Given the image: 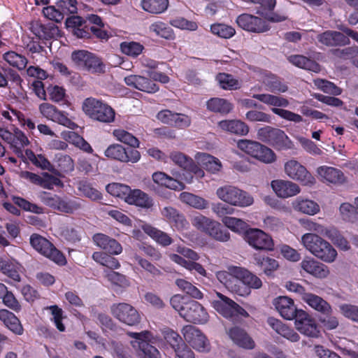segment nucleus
<instances>
[{"label":"nucleus","mask_w":358,"mask_h":358,"mask_svg":"<svg viewBox=\"0 0 358 358\" xmlns=\"http://www.w3.org/2000/svg\"><path fill=\"white\" fill-rule=\"evenodd\" d=\"M262 19L257 16L244 13L236 18L237 24L243 29L253 33H264L270 30L271 27L268 20Z\"/></svg>","instance_id":"f8f14e48"},{"label":"nucleus","mask_w":358,"mask_h":358,"mask_svg":"<svg viewBox=\"0 0 358 358\" xmlns=\"http://www.w3.org/2000/svg\"><path fill=\"white\" fill-rule=\"evenodd\" d=\"M303 301L322 315H330L333 312L331 305L327 301L313 293L305 294Z\"/></svg>","instance_id":"7c9ffc66"},{"label":"nucleus","mask_w":358,"mask_h":358,"mask_svg":"<svg viewBox=\"0 0 358 358\" xmlns=\"http://www.w3.org/2000/svg\"><path fill=\"white\" fill-rule=\"evenodd\" d=\"M210 31L213 34L226 39L233 37L236 34V30L233 27L222 23L212 24Z\"/></svg>","instance_id":"6e6d98bb"},{"label":"nucleus","mask_w":358,"mask_h":358,"mask_svg":"<svg viewBox=\"0 0 358 358\" xmlns=\"http://www.w3.org/2000/svg\"><path fill=\"white\" fill-rule=\"evenodd\" d=\"M216 195L222 201L232 206L245 208L254 203V199L249 193L233 185L220 187L216 190Z\"/></svg>","instance_id":"423d86ee"},{"label":"nucleus","mask_w":358,"mask_h":358,"mask_svg":"<svg viewBox=\"0 0 358 358\" xmlns=\"http://www.w3.org/2000/svg\"><path fill=\"white\" fill-rule=\"evenodd\" d=\"M3 59L11 66L23 70L27 64V59L15 51H8L3 54Z\"/></svg>","instance_id":"09e8293b"},{"label":"nucleus","mask_w":358,"mask_h":358,"mask_svg":"<svg viewBox=\"0 0 358 358\" xmlns=\"http://www.w3.org/2000/svg\"><path fill=\"white\" fill-rule=\"evenodd\" d=\"M295 138L299 143L301 148L310 155H322L323 154L321 148L311 140L301 136H296Z\"/></svg>","instance_id":"bf43d9fd"},{"label":"nucleus","mask_w":358,"mask_h":358,"mask_svg":"<svg viewBox=\"0 0 358 358\" xmlns=\"http://www.w3.org/2000/svg\"><path fill=\"white\" fill-rule=\"evenodd\" d=\"M193 178L184 171H173L171 176L163 171H155L152 174L150 187L157 194L162 195V188L182 191L186 187L185 183H192Z\"/></svg>","instance_id":"f257e3e1"},{"label":"nucleus","mask_w":358,"mask_h":358,"mask_svg":"<svg viewBox=\"0 0 358 358\" xmlns=\"http://www.w3.org/2000/svg\"><path fill=\"white\" fill-rule=\"evenodd\" d=\"M129 335L136 339L134 347H138L140 358H161L159 350L146 341L150 335L148 331L141 333L132 332L129 333Z\"/></svg>","instance_id":"f3484780"},{"label":"nucleus","mask_w":358,"mask_h":358,"mask_svg":"<svg viewBox=\"0 0 358 358\" xmlns=\"http://www.w3.org/2000/svg\"><path fill=\"white\" fill-rule=\"evenodd\" d=\"M112 134L117 141L127 144L134 148H139V141L133 134L124 129H114Z\"/></svg>","instance_id":"8fccbe9b"},{"label":"nucleus","mask_w":358,"mask_h":358,"mask_svg":"<svg viewBox=\"0 0 358 358\" xmlns=\"http://www.w3.org/2000/svg\"><path fill=\"white\" fill-rule=\"evenodd\" d=\"M194 159L196 164L199 166L201 165L207 171L213 174L219 173L222 167L219 159L206 152H196L194 155Z\"/></svg>","instance_id":"a878e982"},{"label":"nucleus","mask_w":358,"mask_h":358,"mask_svg":"<svg viewBox=\"0 0 358 358\" xmlns=\"http://www.w3.org/2000/svg\"><path fill=\"white\" fill-rule=\"evenodd\" d=\"M318 40L326 45H341L349 42L348 37L337 31H326L318 36Z\"/></svg>","instance_id":"f704fd0d"},{"label":"nucleus","mask_w":358,"mask_h":358,"mask_svg":"<svg viewBox=\"0 0 358 358\" xmlns=\"http://www.w3.org/2000/svg\"><path fill=\"white\" fill-rule=\"evenodd\" d=\"M301 266L307 273L317 278H324L329 275L327 267L314 260H303Z\"/></svg>","instance_id":"e433bc0d"},{"label":"nucleus","mask_w":358,"mask_h":358,"mask_svg":"<svg viewBox=\"0 0 358 358\" xmlns=\"http://www.w3.org/2000/svg\"><path fill=\"white\" fill-rule=\"evenodd\" d=\"M254 73V78L264 83L266 87V90L268 91L284 93L288 89L285 84L282 83L273 75L266 71L257 69Z\"/></svg>","instance_id":"aec40b11"},{"label":"nucleus","mask_w":358,"mask_h":358,"mask_svg":"<svg viewBox=\"0 0 358 358\" xmlns=\"http://www.w3.org/2000/svg\"><path fill=\"white\" fill-rule=\"evenodd\" d=\"M0 320L14 334L21 335L23 327L20 320L12 312L6 309L0 310Z\"/></svg>","instance_id":"2f4dec72"},{"label":"nucleus","mask_w":358,"mask_h":358,"mask_svg":"<svg viewBox=\"0 0 358 358\" xmlns=\"http://www.w3.org/2000/svg\"><path fill=\"white\" fill-rule=\"evenodd\" d=\"M176 284L180 289L193 298L200 299L203 297V294L201 292V291L192 283L185 280L178 279L176 281Z\"/></svg>","instance_id":"e2e57ef3"},{"label":"nucleus","mask_w":358,"mask_h":358,"mask_svg":"<svg viewBox=\"0 0 358 358\" xmlns=\"http://www.w3.org/2000/svg\"><path fill=\"white\" fill-rule=\"evenodd\" d=\"M104 155L108 159L123 162L126 157V148L120 144L113 143L106 148Z\"/></svg>","instance_id":"603ef678"},{"label":"nucleus","mask_w":358,"mask_h":358,"mask_svg":"<svg viewBox=\"0 0 358 358\" xmlns=\"http://www.w3.org/2000/svg\"><path fill=\"white\" fill-rule=\"evenodd\" d=\"M179 199L181 202L196 209L202 210L208 206V201L190 192L180 193Z\"/></svg>","instance_id":"58836bf2"},{"label":"nucleus","mask_w":358,"mask_h":358,"mask_svg":"<svg viewBox=\"0 0 358 358\" xmlns=\"http://www.w3.org/2000/svg\"><path fill=\"white\" fill-rule=\"evenodd\" d=\"M25 155L33 164L42 169L50 171L52 169L50 162L41 154L35 155L31 150L27 149L25 150Z\"/></svg>","instance_id":"13d9d810"},{"label":"nucleus","mask_w":358,"mask_h":358,"mask_svg":"<svg viewBox=\"0 0 358 358\" xmlns=\"http://www.w3.org/2000/svg\"><path fill=\"white\" fill-rule=\"evenodd\" d=\"M284 171L289 178L299 181L302 185L312 187L316 183L314 176L294 159H289L285 163Z\"/></svg>","instance_id":"6e6552de"},{"label":"nucleus","mask_w":358,"mask_h":358,"mask_svg":"<svg viewBox=\"0 0 358 358\" xmlns=\"http://www.w3.org/2000/svg\"><path fill=\"white\" fill-rule=\"evenodd\" d=\"M13 136L14 139L10 148L17 156H22V148L29 144V141L25 134L17 129L14 130Z\"/></svg>","instance_id":"864d4df0"},{"label":"nucleus","mask_w":358,"mask_h":358,"mask_svg":"<svg viewBox=\"0 0 358 358\" xmlns=\"http://www.w3.org/2000/svg\"><path fill=\"white\" fill-rule=\"evenodd\" d=\"M192 224L196 229L208 233L210 236L220 241H227L229 233L223 229L220 223L203 215L197 214L192 218Z\"/></svg>","instance_id":"0eeeda50"},{"label":"nucleus","mask_w":358,"mask_h":358,"mask_svg":"<svg viewBox=\"0 0 358 358\" xmlns=\"http://www.w3.org/2000/svg\"><path fill=\"white\" fill-rule=\"evenodd\" d=\"M295 319L296 329L301 334L312 338H317L320 331L315 320L303 310H299Z\"/></svg>","instance_id":"dca6fc26"},{"label":"nucleus","mask_w":358,"mask_h":358,"mask_svg":"<svg viewBox=\"0 0 358 358\" xmlns=\"http://www.w3.org/2000/svg\"><path fill=\"white\" fill-rule=\"evenodd\" d=\"M289 61L301 69L318 73L321 71V67L314 61H312L302 55H292L288 58Z\"/></svg>","instance_id":"37998d69"},{"label":"nucleus","mask_w":358,"mask_h":358,"mask_svg":"<svg viewBox=\"0 0 358 358\" xmlns=\"http://www.w3.org/2000/svg\"><path fill=\"white\" fill-rule=\"evenodd\" d=\"M217 127L222 131H227L238 136H246L249 132L248 126L238 120H224L217 123Z\"/></svg>","instance_id":"c756f323"},{"label":"nucleus","mask_w":358,"mask_h":358,"mask_svg":"<svg viewBox=\"0 0 358 358\" xmlns=\"http://www.w3.org/2000/svg\"><path fill=\"white\" fill-rule=\"evenodd\" d=\"M184 338L194 349L201 352H207L210 345L207 338L196 327L186 325L182 330Z\"/></svg>","instance_id":"9b49d317"},{"label":"nucleus","mask_w":358,"mask_h":358,"mask_svg":"<svg viewBox=\"0 0 358 358\" xmlns=\"http://www.w3.org/2000/svg\"><path fill=\"white\" fill-rule=\"evenodd\" d=\"M222 224L231 231L238 234H245L249 229L246 222L236 217H224L222 219Z\"/></svg>","instance_id":"de8ad7c7"},{"label":"nucleus","mask_w":358,"mask_h":358,"mask_svg":"<svg viewBox=\"0 0 358 358\" xmlns=\"http://www.w3.org/2000/svg\"><path fill=\"white\" fill-rule=\"evenodd\" d=\"M124 82L128 86L147 93H155L159 90V86L154 82L141 76H128L124 78Z\"/></svg>","instance_id":"5701e85b"},{"label":"nucleus","mask_w":358,"mask_h":358,"mask_svg":"<svg viewBox=\"0 0 358 358\" xmlns=\"http://www.w3.org/2000/svg\"><path fill=\"white\" fill-rule=\"evenodd\" d=\"M216 80L220 87L225 90H236L241 87V81L231 74L220 73L217 75Z\"/></svg>","instance_id":"a19ab883"},{"label":"nucleus","mask_w":358,"mask_h":358,"mask_svg":"<svg viewBox=\"0 0 358 358\" xmlns=\"http://www.w3.org/2000/svg\"><path fill=\"white\" fill-rule=\"evenodd\" d=\"M106 189L112 196L120 198L124 201L127 194L129 193L130 187L124 184L113 182L108 184Z\"/></svg>","instance_id":"052dcab7"},{"label":"nucleus","mask_w":358,"mask_h":358,"mask_svg":"<svg viewBox=\"0 0 358 358\" xmlns=\"http://www.w3.org/2000/svg\"><path fill=\"white\" fill-rule=\"evenodd\" d=\"M278 150H288L294 147L293 142L284 131L276 129L271 144Z\"/></svg>","instance_id":"a18cd8bd"},{"label":"nucleus","mask_w":358,"mask_h":358,"mask_svg":"<svg viewBox=\"0 0 358 358\" xmlns=\"http://www.w3.org/2000/svg\"><path fill=\"white\" fill-rule=\"evenodd\" d=\"M292 208L304 215L313 216L320 212V206L317 202L308 198L299 196L292 202Z\"/></svg>","instance_id":"393cba45"},{"label":"nucleus","mask_w":358,"mask_h":358,"mask_svg":"<svg viewBox=\"0 0 358 358\" xmlns=\"http://www.w3.org/2000/svg\"><path fill=\"white\" fill-rule=\"evenodd\" d=\"M227 334L233 343L240 348L252 350L255 348V342L247 331L239 327L234 326L227 331Z\"/></svg>","instance_id":"412c9836"},{"label":"nucleus","mask_w":358,"mask_h":358,"mask_svg":"<svg viewBox=\"0 0 358 358\" xmlns=\"http://www.w3.org/2000/svg\"><path fill=\"white\" fill-rule=\"evenodd\" d=\"M102 248L101 251L95 252L93 254L92 257L94 261L110 268H117L120 266V264L111 255L120 254L122 248H115V250H113V248Z\"/></svg>","instance_id":"4be33fe9"},{"label":"nucleus","mask_w":358,"mask_h":358,"mask_svg":"<svg viewBox=\"0 0 358 358\" xmlns=\"http://www.w3.org/2000/svg\"><path fill=\"white\" fill-rule=\"evenodd\" d=\"M271 187L275 195L282 199L292 197L301 192L298 184L287 180H273L271 182Z\"/></svg>","instance_id":"6ab92c4d"},{"label":"nucleus","mask_w":358,"mask_h":358,"mask_svg":"<svg viewBox=\"0 0 358 358\" xmlns=\"http://www.w3.org/2000/svg\"><path fill=\"white\" fill-rule=\"evenodd\" d=\"M149 31L165 39L171 40L174 38L173 29L162 21L152 22L149 27Z\"/></svg>","instance_id":"c03bdc74"},{"label":"nucleus","mask_w":358,"mask_h":358,"mask_svg":"<svg viewBox=\"0 0 358 358\" xmlns=\"http://www.w3.org/2000/svg\"><path fill=\"white\" fill-rule=\"evenodd\" d=\"M110 311L114 317L128 326H136L141 322L139 313L129 303H115L110 307Z\"/></svg>","instance_id":"1a4fd4ad"},{"label":"nucleus","mask_w":358,"mask_h":358,"mask_svg":"<svg viewBox=\"0 0 358 358\" xmlns=\"http://www.w3.org/2000/svg\"><path fill=\"white\" fill-rule=\"evenodd\" d=\"M228 270L229 273L236 279V283L231 285V288L240 296L248 295L250 288L259 289L262 285L259 277L244 268L231 266H229Z\"/></svg>","instance_id":"f03ea898"},{"label":"nucleus","mask_w":358,"mask_h":358,"mask_svg":"<svg viewBox=\"0 0 358 358\" xmlns=\"http://www.w3.org/2000/svg\"><path fill=\"white\" fill-rule=\"evenodd\" d=\"M124 201L129 205H134L143 208L153 206L152 199L145 192L138 189H131L125 197Z\"/></svg>","instance_id":"c85d7f7f"},{"label":"nucleus","mask_w":358,"mask_h":358,"mask_svg":"<svg viewBox=\"0 0 358 358\" xmlns=\"http://www.w3.org/2000/svg\"><path fill=\"white\" fill-rule=\"evenodd\" d=\"M316 174L319 180L327 185H343L347 182L344 173L336 167L320 166L316 169Z\"/></svg>","instance_id":"ddd939ff"},{"label":"nucleus","mask_w":358,"mask_h":358,"mask_svg":"<svg viewBox=\"0 0 358 358\" xmlns=\"http://www.w3.org/2000/svg\"><path fill=\"white\" fill-rule=\"evenodd\" d=\"M162 334L165 341L174 350L184 343L181 336L171 329H164Z\"/></svg>","instance_id":"774afa93"},{"label":"nucleus","mask_w":358,"mask_h":358,"mask_svg":"<svg viewBox=\"0 0 358 358\" xmlns=\"http://www.w3.org/2000/svg\"><path fill=\"white\" fill-rule=\"evenodd\" d=\"M244 239L250 246H270L273 243L271 237L259 229H248Z\"/></svg>","instance_id":"bb28decb"},{"label":"nucleus","mask_w":358,"mask_h":358,"mask_svg":"<svg viewBox=\"0 0 358 358\" xmlns=\"http://www.w3.org/2000/svg\"><path fill=\"white\" fill-rule=\"evenodd\" d=\"M181 317L187 322L193 323H205L208 319V315L205 308L194 300L186 301L185 311L182 312Z\"/></svg>","instance_id":"a211bd4d"},{"label":"nucleus","mask_w":358,"mask_h":358,"mask_svg":"<svg viewBox=\"0 0 358 358\" xmlns=\"http://www.w3.org/2000/svg\"><path fill=\"white\" fill-rule=\"evenodd\" d=\"M45 309L50 310L52 315L50 320L55 323L57 329L59 331H64L66 327L64 324L62 323V309L59 308L57 305L48 306L45 308Z\"/></svg>","instance_id":"0e129e2a"},{"label":"nucleus","mask_w":358,"mask_h":358,"mask_svg":"<svg viewBox=\"0 0 358 358\" xmlns=\"http://www.w3.org/2000/svg\"><path fill=\"white\" fill-rule=\"evenodd\" d=\"M178 252L180 253L182 257L179 255L172 254L170 255L171 260L189 271L194 270L202 275H206L204 268L201 264L194 262L199 259V255L196 252L189 248H180Z\"/></svg>","instance_id":"9d476101"},{"label":"nucleus","mask_w":358,"mask_h":358,"mask_svg":"<svg viewBox=\"0 0 358 358\" xmlns=\"http://www.w3.org/2000/svg\"><path fill=\"white\" fill-rule=\"evenodd\" d=\"M62 136L66 141L83 151L87 153L93 152V149L91 145L77 133L73 131H64L62 133Z\"/></svg>","instance_id":"c9c22d12"},{"label":"nucleus","mask_w":358,"mask_h":358,"mask_svg":"<svg viewBox=\"0 0 358 358\" xmlns=\"http://www.w3.org/2000/svg\"><path fill=\"white\" fill-rule=\"evenodd\" d=\"M206 107L208 110L213 113L228 114L232 110L233 104L225 99L214 97L206 102Z\"/></svg>","instance_id":"72a5a7b5"},{"label":"nucleus","mask_w":358,"mask_h":358,"mask_svg":"<svg viewBox=\"0 0 358 358\" xmlns=\"http://www.w3.org/2000/svg\"><path fill=\"white\" fill-rule=\"evenodd\" d=\"M324 237L330 241L331 244L337 246H347L348 244L358 246V236H352L350 241H347L335 228L325 229Z\"/></svg>","instance_id":"473e14b6"},{"label":"nucleus","mask_w":358,"mask_h":358,"mask_svg":"<svg viewBox=\"0 0 358 358\" xmlns=\"http://www.w3.org/2000/svg\"><path fill=\"white\" fill-rule=\"evenodd\" d=\"M82 108L85 114L94 120L105 123L115 120V110L107 103L95 98L85 99Z\"/></svg>","instance_id":"39448f33"},{"label":"nucleus","mask_w":358,"mask_h":358,"mask_svg":"<svg viewBox=\"0 0 358 358\" xmlns=\"http://www.w3.org/2000/svg\"><path fill=\"white\" fill-rule=\"evenodd\" d=\"M49 99L53 102L59 103L66 101V90L64 87L57 85H50L46 89Z\"/></svg>","instance_id":"680f3d73"},{"label":"nucleus","mask_w":358,"mask_h":358,"mask_svg":"<svg viewBox=\"0 0 358 358\" xmlns=\"http://www.w3.org/2000/svg\"><path fill=\"white\" fill-rule=\"evenodd\" d=\"M309 250L315 257L327 262H333L337 256L334 248H310Z\"/></svg>","instance_id":"4d7b16f0"},{"label":"nucleus","mask_w":358,"mask_h":358,"mask_svg":"<svg viewBox=\"0 0 358 358\" xmlns=\"http://www.w3.org/2000/svg\"><path fill=\"white\" fill-rule=\"evenodd\" d=\"M121 52L131 57H136L140 55L143 49L144 46L136 41H124L120 43Z\"/></svg>","instance_id":"5fc2aeb1"},{"label":"nucleus","mask_w":358,"mask_h":358,"mask_svg":"<svg viewBox=\"0 0 358 358\" xmlns=\"http://www.w3.org/2000/svg\"><path fill=\"white\" fill-rule=\"evenodd\" d=\"M252 97L264 103V104L271 106V110L274 114L286 120L296 123H299L303 121V118L300 115L283 108H286L289 105L288 100L282 96H275L270 94H253Z\"/></svg>","instance_id":"7ed1b4c3"},{"label":"nucleus","mask_w":358,"mask_h":358,"mask_svg":"<svg viewBox=\"0 0 358 358\" xmlns=\"http://www.w3.org/2000/svg\"><path fill=\"white\" fill-rule=\"evenodd\" d=\"M217 299L213 301L214 309L224 317L234 322L250 317L249 313L240 305L224 294L217 292Z\"/></svg>","instance_id":"20e7f679"},{"label":"nucleus","mask_w":358,"mask_h":358,"mask_svg":"<svg viewBox=\"0 0 358 358\" xmlns=\"http://www.w3.org/2000/svg\"><path fill=\"white\" fill-rule=\"evenodd\" d=\"M273 305L280 315L286 320L294 319L299 310L294 303V301L287 296H279L273 301Z\"/></svg>","instance_id":"b1692460"},{"label":"nucleus","mask_w":358,"mask_h":358,"mask_svg":"<svg viewBox=\"0 0 358 358\" xmlns=\"http://www.w3.org/2000/svg\"><path fill=\"white\" fill-rule=\"evenodd\" d=\"M253 158L267 164H273L277 160L275 153L271 148L260 143Z\"/></svg>","instance_id":"49530a36"},{"label":"nucleus","mask_w":358,"mask_h":358,"mask_svg":"<svg viewBox=\"0 0 358 358\" xmlns=\"http://www.w3.org/2000/svg\"><path fill=\"white\" fill-rule=\"evenodd\" d=\"M141 6L145 12L158 15L167 10L169 0H141Z\"/></svg>","instance_id":"4c0bfd02"},{"label":"nucleus","mask_w":358,"mask_h":358,"mask_svg":"<svg viewBox=\"0 0 358 358\" xmlns=\"http://www.w3.org/2000/svg\"><path fill=\"white\" fill-rule=\"evenodd\" d=\"M162 214L169 222L174 223L179 229L185 228L188 224L184 216L172 207L164 208L162 210Z\"/></svg>","instance_id":"79ce46f5"},{"label":"nucleus","mask_w":358,"mask_h":358,"mask_svg":"<svg viewBox=\"0 0 358 358\" xmlns=\"http://www.w3.org/2000/svg\"><path fill=\"white\" fill-rule=\"evenodd\" d=\"M143 231L157 243L162 245H169L172 242L171 238L165 232L162 231L150 224H145L142 226Z\"/></svg>","instance_id":"ea45409f"},{"label":"nucleus","mask_w":358,"mask_h":358,"mask_svg":"<svg viewBox=\"0 0 358 358\" xmlns=\"http://www.w3.org/2000/svg\"><path fill=\"white\" fill-rule=\"evenodd\" d=\"M39 111L43 117L71 129L78 128V125L69 119L66 114L58 110L55 106L49 103H43L39 106Z\"/></svg>","instance_id":"4468645a"},{"label":"nucleus","mask_w":358,"mask_h":358,"mask_svg":"<svg viewBox=\"0 0 358 358\" xmlns=\"http://www.w3.org/2000/svg\"><path fill=\"white\" fill-rule=\"evenodd\" d=\"M38 252L45 257L59 265H65L66 259L65 256L57 248H36Z\"/></svg>","instance_id":"3c124183"},{"label":"nucleus","mask_w":358,"mask_h":358,"mask_svg":"<svg viewBox=\"0 0 358 358\" xmlns=\"http://www.w3.org/2000/svg\"><path fill=\"white\" fill-rule=\"evenodd\" d=\"M259 144V142L248 139H240L236 141L237 148L252 157H254L256 149L258 148Z\"/></svg>","instance_id":"338daca9"},{"label":"nucleus","mask_w":358,"mask_h":358,"mask_svg":"<svg viewBox=\"0 0 358 358\" xmlns=\"http://www.w3.org/2000/svg\"><path fill=\"white\" fill-rule=\"evenodd\" d=\"M255 248L257 249V252L254 254V259L257 264L262 268L266 275H270L273 271L278 269L279 266L278 262L266 255V251L264 250L266 248ZM267 248L269 250H273V248Z\"/></svg>","instance_id":"cd10ccee"},{"label":"nucleus","mask_w":358,"mask_h":358,"mask_svg":"<svg viewBox=\"0 0 358 358\" xmlns=\"http://www.w3.org/2000/svg\"><path fill=\"white\" fill-rule=\"evenodd\" d=\"M314 84L317 89L323 91L325 93L332 94L334 95H339L341 94L342 90L336 86L334 83L323 79L314 80Z\"/></svg>","instance_id":"69168bd1"},{"label":"nucleus","mask_w":358,"mask_h":358,"mask_svg":"<svg viewBox=\"0 0 358 358\" xmlns=\"http://www.w3.org/2000/svg\"><path fill=\"white\" fill-rule=\"evenodd\" d=\"M169 157L176 165L192 173L196 178H203L205 172L203 168L196 164L195 159L179 151H172Z\"/></svg>","instance_id":"2eb2a0df"}]
</instances>
